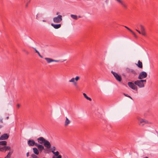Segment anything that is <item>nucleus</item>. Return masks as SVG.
I'll return each mask as SVG.
<instances>
[{
  "instance_id": "nucleus-1",
  "label": "nucleus",
  "mask_w": 158,
  "mask_h": 158,
  "mask_svg": "<svg viewBox=\"0 0 158 158\" xmlns=\"http://www.w3.org/2000/svg\"><path fill=\"white\" fill-rule=\"evenodd\" d=\"M38 142L40 144H43L44 147L48 149L51 148V145L50 142L43 137H40L37 139Z\"/></svg>"
},
{
  "instance_id": "nucleus-2",
  "label": "nucleus",
  "mask_w": 158,
  "mask_h": 158,
  "mask_svg": "<svg viewBox=\"0 0 158 158\" xmlns=\"http://www.w3.org/2000/svg\"><path fill=\"white\" fill-rule=\"evenodd\" d=\"M146 82L145 80H137L135 81V85H137L139 88H143L144 87V83H145Z\"/></svg>"
},
{
  "instance_id": "nucleus-3",
  "label": "nucleus",
  "mask_w": 158,
  "mask_h": 158,
  "mask_svg": "<svg viewBox=\"0 0 158 158\" xmlns=\"http://www.w3.org/2000/svg\"><path fill=\"white\" fill-rule=\"evenodd\" d=\"M140 27L141 31L138 30L137 29H136L135 30L139 34H142V35L145 36L146 35V33L144 27L142 24L139 25Z\"/></svg>"
},
{
  "instance_id": "nucleus-4",
  "label": "nucleus",
  "mask_w": 158,
  "mask_h": 158,
  "mask_svg": "<svg viewBox=\"0 0 158 158\" xmlns=\"http://www.w3.org/2000/svg\"><path fill=\"white\" fill-rule=\"evenodd\" d=\"M5 150L6 151L7 150H10V152L8 153L7 156L5 158H10V157L11 155L13 152V150H11V148L10 146H5L4 147Z\"/></svg>"
},
{
  "instance_id": "nucleus-5",
  "label": "nucleus",
  "mask_w": 158,
  "mask_h": 158,
  "mask_svg": "<svg viewBox=\"0 0 158 158\" xmlns=\"http://www.w3.org/2000/svg\"><path fill=\"white\" fill-rule=\"evenodd\" d=\"M62 20V16L60 15H58L57 17H54L53 19V22L56 23H60Z\"/></svg>"
},
{
  "instance_id": "nucleus-6",
  "label": "nucleus",
  "mask_w": 158,
  "mask_h": 158,
  "mask_svg": "<svg viewBox=\"0 0 158 158\" xmlns=\"http://www.w3.org/2000/svg\"><path fill=\"white\" fill-rule=\"evenodd\" d=\"M137 119L139 121V125H141L142 126L145 124L150 123L145 119H143L140 118H138Z\"/></svg>"
},
{
  "instance_id": "nucleus-7",
  "label": "nucleus",
  "mask_w": 158,
  "mask_h": 158,
  "mask_svg": "<svg viewBox=\"0 0 158 158\" xmlns=\"http://www.w3.org/2000/svg\"><path fill=\"white\" fill-rule=\"evenodd\" d=\"M147 73L144 71L141 72L139 74L138 78L139 79H142L146 78L147 77Z\"/></svg>"
},
{
  "instance_id": "nucleus-8",
  "label": "nucleus",
  "mask_w": 158,
  "mask_h": 158,
  "mask_svg": "<svg viewBox=\"0 0 158 158\" xmlns=\"http://www.w3.org/2000/svg\"><path fill=\"white\" fill-rule=\"evenodd\" d=\"M118 3L120 4L125 9H127V6L125 2L123 0H115Z\"/></svg>"
},
{
  "instance_id": "nucleus-9",
  "label": "nucleus",
  "mask_w": 158,
  "mask_h": 158,
  "mask_svg": "<svg viewBox=\"0 0 158 158\" xmlns=\"http://www.w3.org/2000/svg\"><path fill=\"white\" fill-rule=\"evenodd\" d=\"M118 3L120 4L125 9H127V6L125 2L123 0H115Z\"/></svg>"
},
{
  "instance_id": "nucleus-10",
  "label": "nucleus",
  "mask_w": 158,
  "mask_h": 158,
  "mask_svg": "<svg viewBox=\"0 0 158 158\" xmlns=\"http://www.w3.org/2000/svg\"><path fill=\"white\" fill-rule=\"evenodd\" d=\"M135 84V83L134 84L131 82H129L128 83V85L130 88L137 91V87Z\"/></svg>"
},
{
  "instance_id": "nucleus-11",
  "label": "nucleus",
  "mask_w": 158,
  "mask_h": 158,
  "mask_svg": "<svg viewBox=\"0 0 158 158\" xmlns=\"http://www.w3.org/2000/svg\"><path fill=\"white\" fill-rule=\"evenodd\" d=\"M111 73L113 75L116 79L119 81H121L122 80L121 77L118 75L117 73L112 71L111 72Z\"/></svg>"
},
{
  "instance_id": "nucleus-12",
  "label": "nucleus",
  "mask_w": 158,
  "mask_h": 158,
  "mask_svg": "<svg viewBox=\"0 0 158 158\" xmlns=\"http://www.w3.org/2000/svg\"><path fill=\"white\" fill-rule=\"evenodd\" d=\"M42 144H39L38 143L36 144V146L37 147V148L39 151L41 152L43 150L45 149L44 146L42 145Z\"/></svg>"
},
{
  "instance_id": "nucleus-13",
  "label": "nucleus",
  "mask_w": 158,
  "mask_h": 158,
  "mask_svg": "<svg viewBox=\"0 0 158 158\" xmlns=\"http://www.w3.org/2000/svg\"><path fill=\"white\" fill-rule=\"evenodd\" d=\"M44 59L46 60L47 63L48 64L53 62H58L59 61V60H54L49 58L46 57Z\"/></svg>"
},
{
  "instance_id": "nucleus-14",
  "label": "nucleus",
  "mask_w": 158,
  "mask_h": 158,
  "mask_svg": "<svg viewBox=\"0 0 158 158\" xmlns=\"http://www.w3.org/2000/svg\"><path fill=\"white\" fill-rule=\"evenodd\" d=\"M27 143L29 146H32L35 145L36 146V144L37 143H35V141L33 139H30L27 141Z\"/></svg>"
},
{
  "instance_id": "nucleus-15",
  "label": "nucleus",
  "mask_w": 158,
  "mask_h": 158,
  "mask_svg": "<svg viewBox=\"0 0 158 158\" xmlns=\"http://www.w3.org/2000/svg\"><path fill=\"white\" fill-rule=\"evenodd\" d=\"M9 136V135L8 134H4L0 137V140H3L7 139Z\"/></svg>"
},
{
  "instance_id": "nucleus-16",
  "label": "nucleus",
  "mask_w": 158,
  "mask_h": 158,
  "mask_svg": "<svg viewBox=\"0 0 158 158\" xmlns=\"http://www.w3.org/2000/svg\"><path fill=\"white\" fill-rule=\"evenodd\" d=\"M71 123V120L67 117H65V120L64 123L65 127H66Z\"/></svg>"
},
{
  "instance_id": "nucleus-17",
  "label": "nucleus",
  "mask_w": 158,
  "mask_h": 158,
  "mask_svg": "<svg viewBox=\"0 0 158 158\" xmlns=\"http://www.w3.org/2000/svg\"><path fill=\"white\" fill-rule=\"evenodd\" d=\"M51 26L53 27L54 28L57 29L60 28L61 26V25L60 24H55L53 23H51Z\"/></svg>"
},
{
  "instance_id": "nucleus-18",
  "label": "nucleus",
  "mask_w": 158,
  "mask_h": 158,
  "mask_svg": "<svg viewBox=\"0 0 158 158\" xmlns=\"http://www.w3.org/2000/svg\"><path fill=\"white\" fill-rule=\"evenodd\" d=\"M69 82L70 83H73V85L75 86H77V82L75 81L74 78H72L70 80H69Z\"/></svg>"
},
{
  "instance_id": "nucleus-19",
  "label": "nucleus",
  "mask_w": 158,
  "mask_h": 158,
  "mask_svg": "<svg viewBox=\"0 0 158 158\" xmlns=\"http://www.w3.org/2000/svg\"><path fill=\"white\" fill-rule=\"evenodd\" d=\"M33 152L35 154L38 155L39 154L40 152L39 151L38 148H33Z\"/></svg>"
},
{
  "instance_id": "nucleus-20",
  "label": "nucleus",
  "mask_w": 158,
  "mask_h": 158,
  "mask_svg": "<svg viewBox=\"0 0 158 158\" xmlns=\"http://www.w3.org/2000/svg\"><path fill=\"white\" fill-rule=\"evenodd\" d=\"M137 65L139 68H142L143 67L142 63L140 61V60H139L138 62V63L137 64Z\"/></svg>"
},
{
  "instance_id": "nucleus-21",
  "label": "nucleus",
  "mask_w": 158,
  "mask_h": 158,
  "mask_svg": "<svg viewBox=\"0 0 158 158\" xmlns=\"http://www.w3.org/2000/svg\"><path fill=\"white\" fill-rule=\"evenodd\" d=\"M70 16L72 19L75 20H77V16L76 15H71Z\"/></svg>"
},
{
  "instance_id": "nucleus-22",
  "label": "nucleus",
  "mask_w": 158,
  "mask_h": 158,
  "mask_svg": "<svg viewBox=\"0 0 158 158\" xmlns=\"http://www.w3.org/2000/svg\"><path fill=\"white\" fill-rule=\"evenodd\" d=\"M83 95L84 96L85 98L89 100V101H91V99L90 98L88 97L85 93H83Z\"/></svg>"
},
{
  "instance_id": "nucleus-23",
  "label": "nucleus",
  "mask_w": 158,
  "mask_h": 158,
  "mask_svg": "<svg viewBox=\"0 0 158 158\" xmlns=\"http://www.w3.org/2000/svg\"><path fill=\"white\" fill-rule=\"evenodd\" d=\"M7 144V142L5 141H2L0 142V145H6Z\"/></svg>"
},
{
  "instance_id": "nucleus-24",
  "label": "nucleus",
  "mask_w": 158,
  "mask_h": 158,
  "mask_svg": "<svg viewBox=\"0 0 158 158\" xmlns=\"http://www.w3.org/2000/svg\"><path fill=\"white\" fill-rule=\"evenodd\" d=\"M34 48L35 49L36 52L39 55V56L41 58H43V56H41L40 53V52L36 49L35 48Z\"/></svg>"
},
{
  "instance_id": "nucleus-25",
  "label": "nucleus",
  "mask_w": 158,
  "mask_h": 158,
  "mask_svg": "<svg viewBox=\"0 0 158 158\" xmlns=\"http://www.w3.org/2000/svg\"><path fill=\"white\" fill-rule=\"evenodd\" d=\"M51 148L52 153H53L54 152V151L56 150V148L55 146L52 147V148L51 147Z\"/></svg>"
},
{
  "instance_id": "nucleus-26",
  "label": "nucleus",
  "mask_w": 158,
  "mask_h": 158,
  "mask_svg": "<svg viewBox=\"0 0 158 158\" xmlns=\"http://www.w3.org/2000/svg\"><path fill=\"white\" fill-rule=\"evenodd\" d=\"M54 155H55L56 156H58L59 155V152L58 151H56V152H54L52 153Z\"/></svg>"
},
{
  "instance_id": "nucleus-27",
  "label": "nucleus",
  "mask_w": 158,
  "mask_h": 158,
  "mask_svg": "<svg viewBox=\"0 0 158 158\" xmlns=\"http://www.w3.org/2000/svg\"><path fill=\"white\" fill-rule=\"evenodd\" d=\"M80 77L78 76H76V77L74 78L75 81H78L80 79Z\"/></svg>"
},
{
  "instance_id": "nucleus-28",
  "label": "nucleus",
  "mask_w": 158,
  "mask_h": 158,
  "mask_svg": "<svg viewBox=\"0 0 158 158\" xmlns=\"http://www.w3.org/2000/svg\"><path fill=\"white\" fill-rule=\"evenodd\" d=\"M31 156L32 158H39L37 156L34 154L32 155Z\"/></svg>"
},
{
  "instance_id": "nucleus-29",
  "label": "nucleus",
  "mask_w": 158,
  "mask_h": 158,
  "mask_svg": "<svg viewBox=\"0 0 158 158\" xmlns=\"http://www.w3.org/2000/svg\"><path fill=\"white\" fill-rule=\"evenodd\" d=\"M131 32L134 35L135 37L137 38V36L132 31Z\"/></svg>"
},
{
  "instance_id": "nucleus-30",
  "label": "nucleus",
  "mask_w": 158,
  "mask_h": 158,
  "mask_svg": "<svg viewBox=\"0 0 158 158\" xmlns=\"http://www.w3.org/2000/svg\"><path fill=\"white\" fill-rule=\"evenodd\" d=\"M129 72L132 73H135V72L134 71V70L132 69H129Z\"/></svg>"
},
{
  "instance_id": "nucleus-31",
  "label": "nucleus",
  "mask_w": 158,
  "mask_h": 158,
  "mask_svg": "<svg viewBox=\"0 0 158 158\" xmlns=\"http://www.w3.org/2000/svg\"><path fill=\"white\" fill-rule=\"evenodd\" d=\"M4 150H5L4 147H3L0 148V151H2Z\"/></svg>"
},
{
  "instance_id": "nucleus-32",
  "label": "nucleus",
  "mask_w": 158,
  "mask_h": 158,
  "mask_svg": "<svg viewBox=\"0 0 158 158\" xmlns=\"http://www.w3.org/2000/svg\"><path fill=\"white\" fill-rule=\"evenodd\" d=\"M124 94L126 96L129 97V98H131V99H132V98L130 96L128 95L127 94Z\"/></svg>"
},
{
  "instance_id": "nucleus-33",
  "label": "nucleus",
  "mask_w": 158,
  "mask_h": 158,
  "mask_svg": "<svg viewBox=\"0 0 158 158\" xmlns=\"http://www.w3.org/2000/svg\"><path fill=\"white\" fill-rule=\"evenodd\" d=\"M124 27L126 28L127 30H128L130 32H131L132 30H131V29H129V28H128L127 27L125 26Z\"/></svg>"
},
{
  "instance_id": "nucleus-34",
  "label": "nucleus",
  "mask_w": 158,
  "mask_h": 158,
  "mask_svg": "<svg viewBox=\"0 0 158 158\" xmlns=\"http://www.w3.org/2000/svg\"><path fill=\"white\" fill-rule=\"evenodd\" d=\"M26 156L27 157H28L29 156V152H27L26 154Z\"/></svg>"
},
{
  "instance_id": "nucleus-35",
  "label": "nucleus",
  "mask_w": 158,
  "mask_h": 158,
  "mask_svg": "<svg viewBox=\"0 0 158 158\" xmlns=\"http://www.w3.org/2000/svg\"><path fill=\"white\" fill-rule=\"evenodd\" d=\"M20 105H19V104H18L17 105V107H20Z\"/></svg>"
},
{
  "instance_id": "nucleus-36",
  "label": "nucleus",
  "mask_w": 158,
  "mask_h": 158,
  "mask_svg": "<svg viewBox=\"0 0 158 158\" xmlns=\"http://www.w3.org/2000/svg\"><path fill=\"white\" fill-rule=\"evenodd\" d=\"M39 14H37L36 15V18L38 17L39 15Z\"/></svg>"
},
{
  "instance_id": "nucleus-37",
  "label": "nucleus",
  "mask_w": 158,
  "mask_h": 158,
  "mask_svg": "<svg viewBox=\"0 0 158 158\" xmlns=\"http://www.w3.org/2000/svg\"><path fill=\"white\" fill-rule=\"evenodd\" d=\"M8 118H9V117L8 116V117H6V119H8Z\"/></svg>"
},
{
  "instance_id": "nucleus-38",
  "label": "nucleus",
  "mask_w": 158,
  "mask_h": 158,
  "mask_svg": "<svg viewBox=\"0 0 158 158\" xmlns=\"http://www.w3.org/2000/svg\"><path fill=\"white\" fill-rule=\"evenodd\" d=\"M59 12H57L56 13V15H58L59 14Z\"/></svg>"
},
{
  "instance_id": "nucleus-39",
  "label": "nucleus",
  "mask_w": 158,
  "mask_h": 158,
  "mask_svg": "<svg viewBox=\"0 0 158 158\" xmlns=\"http://www.w3.org/2000/svg\"><path fill=\"white\" fill-rule=\"evenodd\" d=\"M144 158H148V157H145Z\"/></svg>"
},
{
  "instance_id": "nucleus-40",
  "label": "nucleus",
  "mask_w": 158,
  "mask_h": 158,
  "mask_svg": "<svg viewBox=\"0 0 158 158\" xmlns=\"http://www.w3.org/2000/svg\"><path fill=\"white\" fill-rule=\"evenodd\" d=\"M52 158H56V157H52Z\"/></svg>"
},
{
  "instance_id": "nucleus-41",
  "label": "nucleus",
  "mask_w": 158,
  "mask_h": 158,
  "mask_svg": "<svg viewBox=\"0 0 158 158\" xmlns=\"http://www.w3.org/2000/svg\"><path fill=\"white\" fill-rule=\"evenodd\" d=\"M43 21H44V22L45 21V20H43Z\"/></svg>"
},
{
  "instance_id": "nucleus-42",
  "label": "nucleus",
  "mask_w": 158,
  "mask_h": 158,
  "mask_svg": "<svg viewBox=\"0 0 158 158\" xmlns=\"http://www.w3.org/2000/svg\"><path fill=\"white\" fill-rule=\"evenodd\" d=\"M79 17H81V16H79Z\"/></svg>"
},
{
  "instance_id": "nucleus-43",
  "label": "nucleus",
  "mask_w": 158,
  "mask_h": 158,
  "mask_svg": "<svg viewBox=\"0 0 158 158\" xmlns=\"http://www.w3.org/2000/svg\"><path fill=\"white\" fill-rule=\"evenodd\" d=\"M30 0H29V2L30 1Z\"/></svg>"
}]
</instances>
